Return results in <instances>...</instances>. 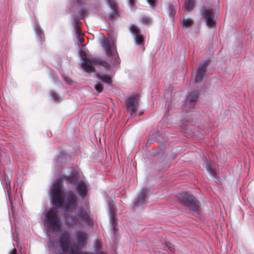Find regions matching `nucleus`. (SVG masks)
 <instances>
[{
	"mask_svg": "<svg viewBox=\"0 0 254 254\" xmlns=\"http://www.w3.org/2000/svg\"><path fill=\"white\" fill-rule=\"evenodd\" d=\"M53 76L55 77V78H57V75L56 74H55L54 73H53Z\"/></svg>",
	"mask_w": 254,
	"mask_h": 254,
	"instance_id": "34",
	"label": "nucleus"
},
{
	"mask_svg": "<svg viewBox=\"0 0 254 254\" xmlns=\"http://www.w3.org/2000/svg\"><path fill=\"white\" fill-rule=\"evenodd\" d=\"M138 96L133 95L127 98V108L128 111H130L132 115L136 110L138 104Z\"/></svg>",
	"mask_w": 254,
	"mask_h": 254,
	"instance_id": "9",
	"label": "nucleus"
},
{
	"mask_svg": "<svg viewBox=\"0 0 254 254\" xmlns=\"http://www.w3.org/2000/svg\"><path fill=\"white\" fill-rule=\"evenodd\" d=\"M65 79V81L68 84H70V81L69 79H67L66 78H64Z\"/></svg>",
	"mask_w": 254,
	"mask_h": 254,
	"instance_id": "32",
	"label": "nucleus"
},
{
	"mask_svg": "<svg viewBox=\"0 0 254 254\" xmlns=\"http://www.w3.org/2000/svg\"><path fill=\"white\" fill-rule=\"evenodd\" d=\"M109 209H110V217L111 220L113 221V225L114 226V228H115V216L114 215V210L113 207H111V205L109 206Z\"/></svg>",
	"mask_w": 254,
	"mask_h": 254,
	"instance_id": "22",
	"label": "nucleus"
},
{
	"mask_svg": "<svg viewBox=\"0 0 254 254\" xmlns=\"http://www.w3.org/2000/svg\"><path fill=\"white\" fill-rule=\"evenodd\" d=\"M102 46L104 48L107 55L112 57L111 64H109L105 61L99 58L87 57L85 55L83 54L82 55V61L81 66L87 72H93L95 68L94 64L101 65L105 69L109 70L120 64V60L116 52L114 41L112 39H107L103 40L102 42Z\"/></svg>",
	"mask_w": 254,
	"mask_h": 254,
	"instance_id": "1",
	"label": "nucleus"
},
{
	"mask_svg": "<svg viewBox=\"0 0 254 254\" xmlns=\"http://www.w3.org/2000/svg\"><path fill=\"white\" fill-rule=\"evenodd\" d=\"M94 88L98 93L101 92L103 89V86L99 83L95 85Z\"/></svg>",
	"mask_w": 254,
	"mask_h": 254,
	"instance_id": "24",
	"label": "nucleus"
},
{
	"mask_svg": "<svg viewBox=\"0 0 254 254\" xmlns=\"http://www.w3.org/2000/svg\"><path fill=\"white\" fill-rule=\"evenodd\" d=\"M35 31L36 34L39 36L41 42H42V38L44 36L43 31L41 29V28L39 26H37V27H35Z\"/></svg>",
	"mask_w": 254,
	"mask_h": 254,
	"instance_id": "21",
	"label": "nucleus"
},
{
	"mask_svg": "<svg viewBox=\"0 0 254 254\" xmlns=\"http://www.w3.org/2000/svg\"><path fill=\"white\" fill-rule=\"evenodd\" d=\"M198 97V93L196 92H193L190 93L187 97V100L189 101L194 102Z\"/></svg>",
	"mask_w": 254,
	"mask_h": 254,
	"instance_id": "18",
	"label": "nucleus"
},
{
	"mask_svg": "<svg viewBox=\"0 0 254 254\" xmlns=\"http://www.w3.org/2000/svg\"><path fill=\"white\" fill-rule=\"evenodd\" d=\"M51 194L53 204L62 207L65 210L72 211L77 204L76 196L71 191L64 194L63 182L61 179L56 180L51 188Z\"/></svg>",
	"mask_w": 254,
	"mask_h": 254,
	"instance_id": "2",
	"label": "nucleus"
},
{
	"mask_svg": "<svg viewBox=\"0 0 254 254\" xmlns=\"http://www.w3.org/2000/svg\"><path fill=\"white\" fill-rule=\"evenodd\" d=\"M195 0H185V9L186 11H190L194 7Z\"/></svg>",
	"mask_w": 254,
	"mask_h": 254,
	"instance_id": "16",
	"label": "nucleus"
},
{
	"mask_svg": "<svg viewBox=\"0 0 254 254\" xmlns=\"http://www.w3.org/2000/svg\"><path fill=\"white\" fill-rule=\"evenodd\" d=\"M76 189L79 195L85 197L88 190L87 185L83 181H79L76 185Z\"/></svg>",
	"mask_w": 254,
	"mask_h": 254,
	"instance_id": "12",
	"label": "nucleus"
},
{
	"mask_svg": "<svg viewBox=\"0 0 254 254\" xmlns=\"http://www.w3.org/2000/svg\"><path fill=\"white\" fill-rule=\"evenodd\" d=\"M148 192L147 189L143 188L141 190L140 195H139L136 201L135 205H140L146 202V195Z\"/></svg>",
	"mask_w": 254,
	"mask_h": 254,
	"instance_id": "14",
	"label": "nucleus"
},
{
	"mask_svg": "<svg viewBox=\"0 0 254 254\" xmlns=\"http://www.w3.org/2000/svg\"><path fill=\"white\" fill-rule=\"evenodd\" d=\"M201 11L207 25L213 27L215 25L216 20L212 9L209 7H203Z\"/></svg>",
	"mask_w": 254,
	"mask_h": 254,
	"instance_id": "7",
	"label": "nucleus"
},
{
	"mask_svg": "<svg viewBox=\"0 0 254 254\" xmlns=\"http://www.w3.org/2000/svg\"><path fill=\"white\" fill-rule=\"evenodd\" d=\"M67 222L69 226L83 227L92 225L93 220L86 210L80 208L76 214L70 216Z\"/></svg>",
	"mask_w": 254,
	"mask_h": 254,
	"instance_id": "3",
	"label": "nucleus"
},
{
	"mask_svg": "<svg viewBox=\"0 0 254 254\" xmlns=\"http://www.w3.org/2000/svg\"><path fill=\"white\" fill-rule=\"evenodd\" d=\"M76 237L77 242L79 244L84 243L87 237V235L85 232L83 231H77L76 234Z\"/></svg>",
	"mask_w": 254,
	"mask_h": 254,
	"instance_id": "15",
	"label": "nucleus"
},
{
	"mask_svg": "<svg viewBox=\"0 0 254 254\" xmlns=\"http://www.w3.org/2000/svg\"><path fill=\"white\" fill-rule=\"evenodd\" d=\"M192 24V21L189 18H184L183 21V26L185 28H188Z\"/></svg>",
	"mask_w": 254,
	"mask_h": 254,
	"instance_id": "19",
	"label": "nucleus"
},
{
	"mask_svg": "<svg viewBox=\"0 0 254 254\" xmlns=\"http://www.w3.org/2000/svg\"><path fill=\"white\" fill-rule=\"evenodd\" d=\"M100 247V244L99 242H96L95 244V247L96 249H99Z\"/></svg>",
	"mask_w": 254,
	"mask_h": 254,
	"instance_id": "30",
	"label": "nucleus"
},
{
	"mask_svg": "<svg viewBox=\"0 0 254 254\" xmlns=\"http://www.w3.org/2000/svg\"><path fill=\"white\" fill-rule=\"evenodd\" d=\"M64 179L67 181L68 183L71 184H73L75 181V177L73 176L66 177Z\"/></svg>",
	"mask_w": 254,
	"mask_h": 254,
	"instance_id": "23",
	"label": "nucleus"
},
{
	"mask_svg": "<svg viewBox=\"0 0 254 254\" xmlns=\"http://www.w3.org/2000/svg\"><path fill=\"white\" fill-rule=\"evenodd\" d=\"M178 198L183 204L187 206L190 210L194 212H197L198 210L199 206L197 201L189 194L186 192L180 193L178 194Z\"/></svg>",
	"mask_w": 254,
	"mask_h": 254,
	"instance_id": "6",
	"label": "nucleus"
},
{
	"mask_svg": "<svg viewBox=\"0 0 254 254\" xmlns=\"http://www.w3.org/2000/svg\"><path fill=\"white\" fill-rule=\"evenodd\" d=\"M9 254H16V250L13 248L12 251L9 252Z\"/></svg>",
	"mask_w": 254,
	"mask_h": 254,
	"instance_id": "31",
	"label": "nucleus"
},
{
	"mask_svg": "<svg viewBox=\"0 0 254 254\" xmlns=\"http://www.w3.org/2000/svg\"><path fill=\"white\" fill-rule=\"evenodd\" d=\"M129 29L133 36L136 44L138 45H142L144 40L139 28L136 25H131L130 26Z\"/></svg>",
	"mask_w": 254,
	"mask_h": 254,
	"instance_id": "11",
	"label": "nucleus"
},
{
	"mask_svg": "<svg viewBox=\"0 0 254 254\" xmlns=\"http://www.w3.org/2000/svg\"><path fill=\"white\" fill-rule=\"evenodd\" d=\"M142 22L144 23H149L150 22V21H151V19L149 17H144L142 18L141 19Z\"/></svg>",
	"mask_w": 254,
	"mask_h": 254,
	"instance_id": "26",
	"label": "nucleus"
},
{
	"mask_svg": "<svg viewBox=\"0 0 254 254\" xmlns=\"http://www.w3.org/2000/svg\"><path fill=\"white\" fill-rule=\"evenodd\" d=\"M59 244L63 251L68 252L70 254H94L81 251L78 248L71 246L70 235L67 232H64L60 237Z\"/></svg>",
	"mask_w": 254,
	"mask_h": 254,
	"instance_id": "5",
	"label": "nucleus"
},
{
	"mask_svg": "<svg viewBox=\"0 0 254 254\" xmlns=\"http://www.w3.org/2000/svg\"><path fill=\"white\" fill-rule=\"evenodd\" d=\"M50 94L53 100H56L59 98V95L55 92L52 91Z\"/></svg>",
	"mask_w": 254,
	"mask_h": 254,
	"instance_id": "25",
	"label": "nucleus"
},
{
	"mask_svg": "<svg viewBox=\"0 0 254 254\" xmlns=\"http://www.w3.org/2000/svg\"><path fill=\"white\" fill-rule=\"evenodd\" d=\"M128 1L130 7H133L135 5L136 0H128Z\"/></svg>",
	"mask_w": 254,
	"mask_h": 254,
	"instance_id": "27",
	"label": "nucleus"
},
{
	"mask_svg": "<svg viewBox=\"0 0 254 254\" xmlns=\"http://www.w3.org/2000/svg\"><path fill=\"white\" fill-rule=\"evenodd\" d=\"M49 247H52V244L50 243V242H49Z\"/></svg>",
	"mask_w": 254,
	"mask_h": 254,
	"instance_id": "33",
	"label": "nucleus"
},
{
	"mask_svg": "<svg viewBox=\"0 0 254 254\" xmlns=\"http://www.w3.org/2000/svg\"><path fill=\"white\" fill-rule=\"evenodd\" d=\"M45 226L48 231L57 232L61 228L60 218L58 215L57 208L50 209L46 214L44 219Z\"/></svg>",
	"mask_w": 254,
	"mask_h": 254,
	"instance_id": "4",
	"label": "nucleus"
},
{
	"mask_svg": "<svg viewBox=\"0 0 254 254\" xmlns=\"http://www.w3.org/2000/svg\"><path fill=\"white\" fill-rule=\"evenodd\" d=\"M205 167L206 169L208 172L212 176H213L214 175V172L213 169L212 168L210 164L208 162V161L205 160Z\"/></svg>",
	"mask_w": 254,
	"mask_h": 254,
	"instance_id": "20",
	"label": "nucleus"
},
{
	"mask_svg": "<svg viewBox=\"0 0 254 254\" xmlns=\"http://www.w3.org/2000/svg\"><path fill=\"white\" fill-rule=\"evenodd\" d=\"M97 77L101 81L107 84H111L112 80L111 77L106 75H101L99 73L96 74Z\"/></svg>",
	"mask_w": 254,
	"mask_h": 254,
	"instance_id": "17",
	"label": "nucleus"
},
{
	"mask_svg": "<svg viewBox=\"0 0 254 254\" xmlns=\"http://www.w3.org/2000/svg\"><path fill=\"white\" fill-rule=\"evenodd\" d=\"M80 24V21L78 19L74 20V26L76 33L77 35V39L78 40V45L79 46H83L82 43L83 41V38L82 37V34L80 32L79 24Z\"/></svg>",
	"mask_w": 254,
	"mask_h": 254,
	"instance_id": "13",
	"label": "nucleus"
},
{
	"mask_svg": "<svg viewBox=\"0 0 254 254\" xmlns=\"http://www.w3.org/2000/svg\"><path fill=\"white\" fill-rule=\"evenodd\" d=\"M106 3L110 9L112 10V13L109 15L110 18L112 20L114 18H117L119 16V12L118 11L119 6L117 0H106Z\"/></svg>",
	"mask_w": 254,
	"mask_h": 254,
	"instance_id": "10",
	"label": "nucleus"
},
{
	"mask_svg": "<svg viewBox=\"0 0 254 254\" xmlns=\"http://www.w3.org/2000/svg\"><path fill=\"white\" fill-rule=\"evenodd\" d=\"M148 3L151 6H153L155 3V1H156V0H147Z\"/></svg>",
	"mask_w": 254,
	"mask_h": 254,
	"instance_id": "28",
	"label": "nucleus"
},
{
	"mask_svg": "<svg viewBox=\"0 0 254 254\" xmlns=\"http://www.w3.org/2000/svg\"><path fill=\"white\" fill-rule=\"evenodd\" d=\"M170 14H171L172 16H174L176 12L173 7H170Z\"/></svg>",
	"mask_w": 254,
	"mask_h": 254,
	"instance_id": "29",
	"label": "nucleus"
},
{
	"mask_svg": "<svg viewBox=\"0 0 254 254\" xmlns=\"http://www.w3.org/2000/svg\"><path fill=\"white\" fill-rule=\"evenodd\" d=\"M208 63V61H205L200 64L196 74L192 77V80L195 83L200 82L204 78Z\"/></svg>",
	"mask_w": 254,
	"mask_h": 254,
	"instance_id": "8",
	"label": "nucleus"
}]
</instances>
